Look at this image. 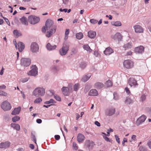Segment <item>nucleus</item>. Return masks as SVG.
I'll use <instances>...</instances> for the list:
<instances>
[{
    "mask_svg": "<svg viewBox=\"0 0 151 151\" xmlns=\"http://www.w3.org/2000/svg\"><path fill=\"white\" fill-rule=\"evenodd\" d=\"M45 93V89L43 87H39L36 88L33 91V94L36 97L43 96Z\"/></svg>",
    "mask_w": 151,
    "mask_h": 151,
    "instance_id": "nucleus-1",
    "label": "nucleus"
},
{
    "mask_svg": "<svg viewBox=\"0 0 151 151\" xmlns=\"http://www.w3.org/2000/svg\"><path fill=\"white\" fill-rule=\"evenodd\" d=\"M69 45L67 44H63L62 48L59 50V53L61 56L65 55L69 50Z\"/></svg>",
    "mask_w": 151,
    "mask_h": 151,
    "instance_id": "nucleus-2",
    "label": "nucleus"
},
{
    "mask_svg": "<svg viewBox=\"0 0 151 151\" xmlns=\"http://www.w3.org/2000/svg\"><path fill=\"white\" fill-rule=\"evenodd\" d=\"M72 85L69 84L68 85V87L63 86L61 89L62 91L63 94L65 96H68L69 95V91L70 90H72Z\"/></svg>",
    "mask_w": 151,
    "mask_h": 151,
    "instance_id": "nucleus-3",
    "label": "nucleus"
},
{
    "mask_svg": "<svg viewBox=\"0 0 151 151\" xmlns=\"http://www.w3.org/2000/svg\"><path fill=\"white\" fill-rule=\"evenodd\" d=\"M31 70L27 73V74L31 76H36L37 75V68L35 65H33L31 68Z\"/></svg>",
    "mask_w": 151,
    "mask_h": 151,
    "instance_id": "nucleus-4",
    "label": "nucleus"
},
{
    "mask_svg": "<svg viewBox=\"0 0 151 151\" xmlns=\"http://www.w3.org/2000/svg\"><path fill=\"white\" fill-rule=\"evenodd\" d=\"M29 22L32 24H35L40 21L39 17L34 16H30L28 17Z\"/></svg>",
    "mask_w": 151,
    "mask_h": 151,
    "instance_id": "nucleus-5",
    "label": "nucleus"
},
{
    "mask_svg": "<svg viewBox=\"0 0 151 151\" xmlns=\"http://www.w3.org/2000/svg\"><path fill=\"white\" fill-rule=\"evenodd\" d=\"M124 67L127 69H131L133 67L134 63L132 61L127 60H125L123 63Z\"/></svg>",
    "mask_w": 151,
    "mask_h": 151,
    "instance_id": "nucleus-6",
    "label": "nucleus"
},
{
    "mask_svg": "<svg viewBox=\"0 0 151 151\" xmlns=\"http://www.w3.org/2000/svg\"><path fill=\"white\" fill-rule=\"evenodd\" d=\"M1 107L4 111L9 110L11 108L10 104L6 101L2 103L1 104Z\"/></svg>",
    "mask_w": 151,
    "mask_h": 151,
    "instance_id": "nucleus-7",
    "label": "nucleus"
},
{
    "mask_svg": "<svg viewBox=\"0 0 151 151\" xmlns=\"http://www.w3.org/2000/svg\"><path fill=\"white\" fill-rule=\"evenodd\" d=\"M31 63V60L29 58H23L21 60V65L24 66H28Z\"/></svg>",
    "mask_w": 151,
    "mask_h": 151,
    "instance_id": "nucleus-8",
    "label": "nucleus"
},
{
    "mask_svg": "<svg viewBox=\"0 0 151 151\" xmlns=\"http://www.w3.org/2000/svg\"><path fill=\"white\" fill-rule=\"evenodd\" d=\"M30 49L32 52H37L39 51V46L35 42H33L31 45Z\"/></svg>",
    "mask_w": 151,
    "mask_h": 151,
    "instance_id": "nucleus-9",
    "label": "nucleus"
},
{
    "mask_svg": "<svg viewBox=\"0 0 151 151\" xmlns=\"http://www.w3.org/2000/svg\"><path fill=\"white\" fill-rule=\"evenodd\" d=\"M57 27L54 26L52 27V28H51L49 31H47L45 35L47 37H49L52 35L56 31Z\"/></svg>",
    "mask_w": 151,
    "mask_h": 151,
    "instance_id": "nucleus-10",
    "label": "nucleus"
},
{
    "mask_svg": "<svg viewBox=\"0 0 151 151\" xmlns=\"http://www.w3.org/2000/svg\"><path fill=\"white\" fill-rule=\"evenodd\" d=\"M95 145L94 142L90 140H87L86 141L85 146L89 150L92 149Z\"/></svg>",
    "mask_w": 151,
    "mask_h": 151,
    "instance_id": "nucleus-11",
    "label": "nucleus"
},
{
    "mask_svg": "<svg viewBox=\"0 0 151 151\" xmlns=\"http://www.w3.org/2000/svg\"><path fill=\"white\" fill-rule=\"evenodd\" d=\"M147 117L144 115H143L138 118L136 122L138 125L140 124L141 123L143 122L145 120Z\"/></svg>",
    "mask_w": 151,
    "mask_h": 151,
    "instance_id": "nucleus-12",
    "label": "nucleus"
},
{
    "mask_svg": "<svg viewBox=\"0 0 151 151\" xmlns=\"http://www.w3.org/2000/svg\"><path fill=\"white\" fill-rule=\"evenodd\" d=\"M10 145V143L9 141H6L0 143V148L6 149Z\"/></svg>",
    "mask_w": 151,
    "mask_h": 151,
    "instance_id": "nucleus-13",
    "label": "nucleus"
},
{
    "mask_svg": "<svg viewBox=\"0 0 151 151\" xmlns=\"http://www.w3.org/2000/svg\"><path fill=\"white\" fill-rule=\"evenodd\" d=\"M128 83L132 87L137 85V81L133 78H130L128 81Z\"/></svg>",
    "mask_w": 151,
    "mask_h": 151,
    "instance_id": "nucleus-14",
    "label": "nucleus"
},
{
    "mask_svg": "<svg viewBox=\"0 0 151 151\" xmlns=\"http://www.w3.org/2000/svg\"><path fill=\"white\" fill-rule=\"evenodd\" d=\"M115 112V109L111 108L107 109L106 111V115L108 116H111L114 114Z\"/></svg>",
    "mask_w": 151,
    "mask_h": 151,
    "instance_id": "nucleus-15",
    "label": "nucleus"
},
{
    "mask_svg": "<svg viewBox=\"0 0 151 151\" xmlns=\"http://www.w3.org/2000/svg\"><path fill=\"white\" fill-rule=\"evenodd\" d=\"M135 32L136 33H140L143 32V29L142 27L139 25L134 26L133 27Z\"/></svg>",
    "mask_w": 151,
    "mask_h": 151,
    "instance_id": "nucleus-16",
    "label": "nucleus"
},
{
    "mask_svg": "<svg viewBox=\"0 0 151 151\" xmlns=\"http://www.w3.org/2000/svg\"><path fill=\"white\" fill-rule=\"evenodd\" d=\"M111 37L114 40H117L119 41L121 40L122 38V35L119 32L117 33L114 35H112Z\"/></svg>",
    "mask_w": 151,
    "mask_h": 151,
    "instance_id": "nucleus-17",
    "label": "nucleus"
},
{
    "mask_svg": "<svg viewBox=\"0 0 151 151\" xmlns=\"http://www.w3.org/2000/svg\"><path fill=\"white\" fill-rule=\"evenodd\" d=\"M144 47L142 46L137 47L135 49L134 51L136 53L141 54L144 52Z\"/></svg>",
    "mask_w": 151,
    "mask_h": 151,
    "instance_id": "nucleus-18",
    "label": "nucleus"
},
{
    "mask_svg": "<svg viewBox=\"0 0 151 151\" xmlns=\"http://www.w3.org/2000/svg\"><path fill=\"white\" fill-rule=\"evenodd\" d=\"M53 24V22L52 20L50 19L47 20L45 24V26L46 27L47 30L49 29Z\"/></svg>",
    "mask_w": 151,
    "mask_h": 151,
    "instance_id": "nucleus-19",
    "label": "nucleus"
},
{
    "mask_svg": "<svg viewBox=\"0 0 151 151\" xmlns=\"http://www.w3.org/2000/svg\"><path fill=\"white\" fill-rule=\"evenodd\" d=\"M18 50L19 52H21L24 48V44L23 42H19L17 43Z\"/></svg>",
    "mask_w": 151,
    "mask_h": 151,
    "instance_id": "nucleus-20",
    "label": "nucleus"
},
{
    "mask_svg": "<svg viewBox=\"0 0 151 151\" xmlns=\"http://www.w3.org/2000/svg\"><path fill=\"white\" fill-rule=\"evenodd\" d=\"M114 51L110 47L106 48L104 51V54L106 55H109L113 53Z\"/></svg>",
    "mask_w": 151,
    "mask_h": 151,
    "instance_id": "nucleus-21",
    "label": "nucleus"
},
{
    "mask_svg": "<svg viewBox=\"0 0 151 151\" xmlns=\"http://www.w3.org/2000/svg\"><path fill=\"white\" fill-rule=\"evenodd\" d=\"M104 84L101 82H98L95 83L94 87L95 88L100 89L104 87Z\"/></svg>",
    "mask_w": 151,
    "mask_h": 151,
    "instance_id": "nucleus-22",
    "label": "nucleus"
},
{
    "mask_svg": "<svg viewBox=\"0 0 151 151\" xmlns=\"http://www.w3.org/2000/svg\"><path fill=\"white\" fill-rule=\"evenodd\" d=\"M85 138V137L83 134H79L77 137V141L79 142H82L84 140Z\"/></svg>",
    "mask_w": 151,
    "mask_h": 151,
    "instance_id": "nucleus-23",
    "label": "nucleus"
},
{
    "mask_svg": "<svg viewBox=\"0 0 151 151\" xmlns=\"http://www.w3.org/2000/svg\"><path fill=\"white\" fill-rule=\"evenodd\" d=\"M46 47L48 50L50 51L55 49L57 47V46L56 45H51L50 43H48L47 44Z\"/></svg>",
    "mask_w": 151,
    "mask_h": 151,
    "instance_id": "nucleus-24",
    "label": "nucleus"
},
{
    "mask_svg": "<svg viewBox=\"0 0 151 151\" xmlns=\"http://www.w3.org/2000/svg\"><path fill=\"white\" fill-rule=\"evenodd\" d=\"M91 76V73H89L84 76L81 79V81L84 82H86L88 80Z\"/></svg>",
    "mask_w": 151,
    "mask_h": 151,
    "instance_id": "nucleus-25",
    "label": "nucleus"
},
{
    "mask_svg": "<svg viewBox=\"0 0 151 151\" xmlns=\"http://www.w3.org/2000/svg\"><path fill=\"white\" fill-rule=\"evenodd\" d=\"M88 36L91 38L93 39L96 35V32L93 31H90L88 32Z\"/></svg>",
    "mask_w": 151,
    "mask_h": 151,
    "instance_id": "nucleus-26",
    "label": "nucleus"
},
{
    "mask_svg": "<svg viewBox=\"0 0 151 151\" xmlns=\"http://www.w3.org/2000/svg\"><path fill=\"white\" fill-rule=\"evenodd\" d=\"M98 95L97 91L95 89L91 90L88 93V95L90 96H97Z\"/></svg>",
    "mask_w": 151,
    "mask_h": 151,
    "instance_id": "nucleus-27",
    "label": "nucleus"
},
{
    "mask_svg": "<svg viewBox=\"0 0 151 151\" xmlns=\"http://www.w3.org/2000/svg\"><path fill=\"white\" fill-rule=\"evenodd\" d=\"M21 110V108L19 106L17 108H15L13 111L12 113V115H16L18 114H19Z\"/></svg>",
    "mask_w": 151,
    "mask_h": 151,
    "instance_id": "nucleus-28",
    "label": "nucleus"
},
{
    "mask_svg": "<svg viewBox=\"0 0 151 151\" xmlns=\"http://www.w3.org/2000/svg\"><path fill=\"white\" fill-rule=\"evenodd\" d=\"M11 125L12 127L17 130L19 131L20 129V125L18 124L12 123L11 124Z\"/></svg>",
    "mask_w": 151,
    "mask_h": 151,
    "instance_id": "nucleus-29",
    "label": "nucleus"
},
{
    "mask_svg": "<svg viewBox=\"0 0 151 151\" xmlns=\"http://www.w3.org/2000/svg\"><path fill=\"white\" fill-rule=\"evenodd\" d=\"M132 47V43L131 42H128L125 44L123 46L124 50H126L131 48Z\"/></svg>",
    "mask_w": 151,
    "mask_h": 151,
    "instance_id": "nucleus-30",
    "label": "nucleus"
},
{
    "mask_svg": "<svg viewBox=\"0 0 151 151\" xmlns=\"http://www.w3.org/2000/svg\"><path fill=\"white\" fill-rule=\"evenodd\" d=\"M59 70L58 67L56 65H53L51 68V71L52 72L55 73Z\"/></svg>",
    "mask_w": 151,
    "mask_h": 151,
    "instance_id": "nucleus-31",
    "label": "nucleus"
},
{
    "mask_svg": "<svg viewBox=\"0 0 151 151\" xmlns=\"http://www.w3.org/2000/svg\"><path fill=\"white\" fill-rule=\"evenodd\" d=\"M22 23L25 25H27L28 24V22L27 20V18L24 17H22V18L20 19Z\"/></svg>",
    "mask_w": 151,
    "mask_h": 151,
    "instance_id": "nucleus-32",
    "label": "nucleus"
},
{
    "mask_svg": "<svg viewBox=\"0 0 151 151\" xmlns=\"http://www.w3.org/2000/svg\"><path fill=\"white\" fill-rule=\"evenodd\" d=\"M111 24L112 25L115 26H120L122 25L121 22L119 21L112 22H111Z\"/></svg>",
    "mask_w": 151,
    "mask_h": 151,
    "instance_id": "nucleus-33",
    "label": "nucleus"
},
{
    "mask_svg": "<svg viewBox=\"0 0 151 151\" xmlns=\"http://www.w3.org/2000/svg\"><path fill=\"white\" fill-rule=\"evenodd\" d=\"M83 48L86 50L88 52H91L92 50L91 49L90 47L88 45H83Z\"/></svg>",
    "mask_w": 151,
    "mask_h": 151,
    "instance_id": "nucleus-34",
    "label": "nucleus"
},
{
    "mask_svg": "<svg viewBox=\"0 0 151 151\" xmlns=\"http://www.w3.org/2000/svg\"><path fill=\"white\" fill-rule=\"evenodd\" d=\"M76 36L77 39L78 40H80L83 38V34L82 33L80 32L76 34Z\"/></svg>",
    "mask_w": 151,
    "mask_h": 151,
    "instance_id": "nucleus-35",
    "label": "nucleus"
},
{
    "mask_svg": "<svg viewBox=\"0 0 151 151\" xmlns=\"http://www.w3.org/2000/svg\"><path fill=\"white\" fill-rule=\"evenodd\" d=\"M132 100L129 97H127L125 101V103L127 104H130L132 103Z\"/></svg>",
    "mask_w": 151,
    "mask_h": 151,
    "instance_id": "nucleus-36",
    "label": "nucleus"
},
{
    "mask_svg": "<svg viewBox=\"0 0 151 151\" xmlns=\"http://www.w3.org/2000/svg\"><path fill=\"white\" fill-rule=\"evenodd\" d=\"M80 86L79 84L78 83H76L74 86V90L75 91H77L79 88Z\"/></svg>",
    "mask_w": 151,
    "mask_h": 151,
    "instance_id": "nucleus-37",
    "label": "nucleus"
},
{
    "mask_svg": "<svg viewBox=\"0 0 151 151\" xmlns=\"http://www.w3.org/2000/svg\"><path fill=\"white\" fill-rule=\"evenodd\" d=\"M13 33L14 35L16 36L17 37H18L22 35L17 30H14L13 31Z\"/></svg>",
    "mask_w": 151,
    "mask_h": 151,
    "instance_id": "nucleus-38",
    "label": "nucleus"
},
{
    "mask_svg": "<svg viewBox=\"0 0 151 151\" xmlns=\"http://www.w3.org/2000/svg\"><path fill=\"white\" fill-rule=\"evenodd\" d=\"M55 101L53 99H51L49 101H46L44 102L45 104H55Z\"/></svg>",
    "mask_w": 151,
    "mask_h": 151,
    "instance_id": "nucleus-39",
    "label": "nucleus"
},
{
    "mask_svg": "<svg viewBox=\"0 0 151 151\" xmlns=\"http://www.w3.org/2000/svg\"><path fill=\"white\" fill-rule=\"evenodd\" d=\"M20 119V117L17 116H15L12 118V120L13 122H16L17 121H18Z\"/></svg>",
    "mask_w": 151,
    "mask_h": 151,
    "instance_id": "nucleus-40",
    "label": "nucleus"
},
{
    "mask_svg": "<svg viewBox=\"0 0 151 151\" xmlns=\"http://www.w3.org/2000/svg\"><path fill=\"white\" fill-rule=\"evenodd\" d=\"M106 85L108 87L111 86H112V83L110 80H108L106 83Z\"/></svg>",
    "mask_w": 151,
    "mask_h": 151,
    "instance_id": "nucleus-41",
    "label": "nucleus"
},
{
    "mask_svg": "<svg viewBox=\"0 0 151 151\" xmlns=\"http://www.w3.org/2000/svg\"><path fill=\"white\" fill-rule=\"evenodd\" d=\"M42 101V99L40 97H39L35 99L34 102L35 103H38L41 102Z\"/></svg>",
    "mask_w": 151,
    "mask_h": 151,
    "instance_id": "nucleus-42",
    "label": "nucleus"
},
{
    "mask_svg": "<svg viewBox=\"0 0 151 151\" xmlns=\"http://www.w3.org/2000/svg\"><path fill=\"white\" fill-rule=\"evenodd\" d=\"M139 151H147V148L143 146H141L139 148Z\"/></svg>",
    "mask_w": 151,
    "mask_h": 151,
    "instance_id": "nucleus-43",
    "label": "nucleus"
},
{
    "mask_svg": "<svg viewBox=\"0 0 151 151\" xmlns=\"http://www.w3.org/2000/svg\"><path fill=\"white\" fill-rule=\"evenodd\" d=\"M90 21L91 23L93 24H95L97 23L98 22L97 20L93 19H91Z\"/></svg>",
    "mask_w": 151,
    "mask_h": 151,
    "instance_id": "nucleus-44",
    "label": "nucleus"
},
{
    "mask_svg": "<svg viewBox=\"0 0 151 151\" xmlns=\"http://www.w3.org/2000/svg\"><path fill=\"white\" fill-rule=\"evenodd\" d=\"M29 79V77H26L22 79L21 80V82L22 83H25L28 81Z\"/></svg>",
    "mask_w": 151,
    "mask_h": 151,
    "instance_id": "nucleus-45",
    "label": "nucleus"
},
{
    "mask_svg": "<svg viewBox=\"0 0 151 151\" xmlns=\"http://www.w3.org/2000/svg\"><path fill=\"white\" fill-rule=\"evenodd\" d=\"M146 99V96L145 94H143L142 95L140 98V100L142 101H144Z\"/></svg>",
    "mask_w": 151,
    "mask_h": 151,
    "instance_id": "nucleus-46",
    "label": "nucleus"
},
{
    "mask_svg": "<svg viewBox=\"0 0 151 151\" xmlns=\"http://www.w3.org/2000/svg\"><path fill=\"white\" fill-rule=\"evenodd\" d=\"M31 137L32 140L34 141L35 142L36 144V138L35 135H34L32 133Z\"/></svg>",
    "mask_w": 151,
    "mask_h": 151,
    "instance_id": "nucleus-47",
    "label": "nucleus"
},
{
    "mask_svg": "<svg viewBox=\"0 0 151 151\" xmlns=\"http://www.w3.org/2000/svg\"><path fill=\"white\" fill-rule=\"evenodd\" d=\"M136 136L135 135H133L131 137L132 140H130L129 141L130 142H131L132 141H135L136 140Z\"/></svg>",
    "mask_w": 151,
    "mask_h": 151,
    "instance_id": "nucleus-48",
    "label": "nucleus"
},
{
    "mask_svg": "<svg viewBox=\"0 0 151 151\" xmlns=\"http://www.w3.org/2000/svg\"><path fill=\"white\" fill-rule=\"evenodd\" d=\"M63 1V6H65V5L68 3L69 0H62Z\"/></svg>",
    "mask_w": 151,
    "mask_h": 151,
    "instance_id": "nucleus-49",
    "label": "nucleus"
},
{
    "mask_svg": "<svg viewBox=\"0 0 151 151\" xmlns=\"http://www.w3.org/2000/svg\"><path fill=\"white\" fill-rule=\"evenodd\" d=\"M54 97L57 100L59 101H61V98L59 96L57 95H55Z\"/></svg>",
    "mask_w": 151,
    "mask_h": 151,
    "instance_id": "nucleus-50",
    "label": "nucleus"
},
{
    "mask_svg": "<svg viewBox=\"0 0 151 151\" xmlns=\"http://www.w3.org/2000/svg\"><path fill=\"white\" fill-rule=\"evenodd\" d=\"M86 65L85 63H82L80 65V67L82 69H84L85 68Z\"/></svg>",
    "mask_w": 151,
    "mask_h": 151,
    "instance_id": "nucleus-51",
    "label": "nucleus"
},
{
    "mask_svg": "<svg viewBox=\"0 0 151 151\" xmlns=\"http://www.w3.org/2000/svg\"><path fill=\"white\" fill-rule=\"evenodd\" d=\"M114 95V99L115 100H117L118 99V97L117 96V94L115 93H113Z\"/></svg>",
    "mask_w": 151,
    "mask_h": 151,
    "instance_id": "nucleus-52",
    "label": "nucleus"
},
{
    "mask_svg": "<svg viewBox=\"0 0 151 151\" xmlns=\"http://www.w3.org/2000/svg\"><path fill=\"white\" fill-rule=\"evenodd\" d=\"M73 147L74 149L75 150H76L78 149V147L76 145V143L73 142Z\"/></svg>",
    "mask_w": 151,
    "mask_h": 151,
    "instance_id": "nucleus-53",
    "label": "nucleus"
},
{
    "mask_svg": "<svg viewBox=\"0 0 151 151\" xmlns=\"http://www.w3.org/2000/svg\"><path fill=\"white\" fill-rule=\"evenodd\" d=\"M115 137L116 142H118V143L119 144L120 143V142L119 141V137L117 135H115Z\"/></svg>",
    "mask_w": 151,
    "mask_h": 151,
    "instance_id": "nucleus-54",
    "label": "nucleus"
},
{
    "mask_svg": "<svg viewBox=\"0 0 151 151\" xmlns=\"http://www.w3.org/2000/svg\"><path fill=\"white\" fill-rule=\"evenodd\" d=\"M55 139L57 140H59L60 138V135H56L54 136Z\"/></svg>",
    "mask_w": 151,
    "mask_h": 151,
    "instance_id": "nucleus-55",
    "label": "nucleus"
},
{
    "mask_svg": "<svg viewBox=\"0 0 151 151\" xmlns=\"http://www.w3.org/2000/svg\"><path fill=\"white\" fill-rule=\"evenodd\" d=\"M126 142H127V139L126 138H124L122 142V144L123 146L125 145L124 143Z\"/></svg>",
    "mask_w": 151,
    "mask_h": 151,
    "instance_id": "nucleus-56",
    "label": "nucleus"
},
{
    "mask_svg": "<svg viewBox=\"0 0 151 151\" xmlns=\"http://www.w3.org/2000/svg\"><path fill=\"white\" fill-rule=\"evenodd\" d=\"M2 17L4 19V20H5V22H6L7 24L8 25H9H9H10V22H9V20L6 18H5L4 17Z\"/></svg>",
    "mask_w": 151,
    "mask_h": 151,
    "instance_id": "nucleus-57",
    "label": "nucleus"
},
{
    "mask_svg": "<svg viewBox=\"0 0 151 151\" xmlns=\"http://www.w3.org/2000/svg\"><path fill=\"white\" fill-rule=\"evenodd\" d=\"M125 91H126V92L128 94H129L130 93V91L129 90V88L127 87H126L125 89Z\"/></svg>",
    "mask_w": 151,
    "mask_h": 151,
    "instance_id": "nucleus-58",
    "label": "nucleus"
},
{
    "mask_svg": "<svg viewBox=\"0 0 151 151\" xmlns=\"http://www.w3.org/2000/svg\"><path fill=\"white\" fill-rule=\"evenodd\" d=\"M4 69L3 67H2L1 70L0 71V75H2L3 74Z\"/></svg>",
    "mask_w": 151,
    "mask_h": 151,
    "instance_id": "nucleus-59",
    "label": "nucleus"
},
{
    "mask_svg": "<svg viewBox=\"0 0 151 151\" xmlns=\"http://www.w3.org/2000/svg\"><path fill=\"white\" fill-rule=\"evenodd\" d=\"M46 28H45L44 26L42 28V31L43 32L45 33L46 32Z\"/></svg>",
    "mask_w": 151,
    "mask_h": 151,
    "instance_id": "nucleus-60",
    "label": "nucleus"
},
{
    "mask_svg": "<svg viewBox=\"0 0 151 151\" xmlns=\"http://www.w3.org/2000/svg\"><path fill=\"white\" fill-rule=\"evenodd\" d=\"M103 137L105 140L107 142H110V141L109 138L106 137V136H104Z\"/></svg>",
    "mask_w": 151,
    "mask_h": 151,
    "instance_id": "nucleus-61",
    "label": "nucleus"
},
{
    "mask_svg": "<svg viewBox=\"0 0 151 151\" xmlns=\"http://www.w3.org/2000/svg\"><path fill=\"white\" fill-rule=\"evenodd\" d=\"M69 34V29H66L65 32V35H68Z\"/></svg>",
    "mask_w": 151,
    "mask_h": 151,
    "instance_id": "nucleus-62",
    "label": "nucleus"
},
{
    "mask_svg": "<svg viewBox=\"0 0 151 151\" xmlns=\"http://www.w3.org/2000/svg\"><path fill=\"white\" fill-rule=\"evenodd\" d=\"M36 122L38 124H40L42 123V120L40 119H37L36 120Z\"/></svg>",
    "mask_w": 151,
    "mask_h": 151,
    "instance_id": "nucleus-63",
    "label": "nucleus"
},
{
    "mask_svg": "<svg viewBox=\"0 0 151 151\" xmlns=\"http://www.w3.org/2000/svg\"><path fill=\"white\" fill-rule=\"evenodd\" d=\"M95 124L98 127H99L100 126V123L97 121H96L95 122Z\"/></svg>",
    "mask_w": 151,
    "mask_h": 151,
    "instance_id": "nucleus-64",
    "label": "nucleus"
}]
</instances>
